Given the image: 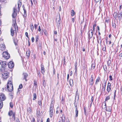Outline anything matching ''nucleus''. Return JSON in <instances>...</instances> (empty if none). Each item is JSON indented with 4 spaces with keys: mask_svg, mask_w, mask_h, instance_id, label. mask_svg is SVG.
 <instances>
[{
    "mask_svg": "<svg viewBox=\"0 0 122 122\" xmlns=\"http://www.w3.org/2000/svg\"><path fill=\"white\" fill-rule=\"evenodd\" d=\"M119 56L120 57H122V53H121L119 55Z\"/></svg>",
    "mask_w": 122,
    "mask_h": 122,
    "instance_id": "obj_63",
    "label": "nucleus"
},
{
    "mask_svg": "<svg viewBox=\"0 0 122 122\" xmlns=\"http://www.w3.org/2000/svg\"><path fill=\"white\" fill-rule=\"evenodd\" d=\"M109 78L110 79L109 80L110 81H112V76L111 75H110L109 76Z\"/></svg>",
    "mask_w": 122,
    "mask_h": 122,
    "instance_id": "obj_51",
    "label": "nucleus"
},
{
    "mask_svg": "<svg viewBox=\"0 0 122 122\" xmlns=\"http://www.w3.org/2000/svg\"><path fill=\"white\" fill-rule=\"evenodd\" d=\"M41 72L43 74H44V73H45V69L44 65H43L42 64H41Z\"/></svg>",
    "mask_w": 122,
    "mask_h": 122,
    "instance_id": "obj_11",
    "label": "nucleus"
},
{
    "mask_svg": "<svg viewBox=\"0 0 122 122\" xmlns=\"http://www.w3.org/2000/svg\"><path fill=\"white\" fill-rule=\"evenodd\" d=\"M53 103H51L49 111H51L53 110Z\"/></svg>",
    "mask_w": 122,
    "mask_h": 122,
    "instance_id": "obj_17",
    "label": "nucleus"
},
{
    "mask_svg": "<svg viewBox=\"0 0 122 122\" xmlns=\"http://www.w3.org/2000/svg\"><path fill=\"white\" fill-rule=\"evenodd\" d=\"M89 81H93V75H92L91 76V77L89 80Z\"/></svg>",
    "mask_w": 122,
    "mask_h": 122,
    "instance_id": "obj_26",
    "label": "nucleus"
},
{
    "mask_svg": "<svg viewBox=\"0 0 122 122\" xmlns=\"http://www.w3.org/2000/svg\"><path fill=\"white\" fill-rule=\"evenodd\" d=\"M95 66V63H93L91 66V70H92L94 69Z\"/></svg>",
    "mask_w": 122,
    "mask_h": 122,
    "instance_id": "obj_14",
    "label": "nucleus"
},
{
    "mask_svg": "<svg viewBox=\"0 0 122 122\" xmlns=\"http://www.w3.org/2000/svg\"><path fill=\"white\" fill-rule=\"evenodd\" d=\"M3 57L4 58L7 59L10 58V55L7 51H4L3 53Z\"/></svg>",
    "mask_w": 122,
    "mask_h": 122,
    "instance_id": "obj_4",
    "label": "nucleus"
},
{
    "mask_svg": "<svg viewBox=\"0 0 122 122\" xmlns=\"http://www.w3.org/2000/svg\"><path fill=\"white\" fill-rule=\"evenodd\" d=\"M110 99V97L109 96H108L107 97L106 99H105V101H107V100H109Z\"/></svg>",
    "mask_w": 122,
    "mask_h": 122,
    "instance_id": "obj_39",
    "label": "nucleus"
},
{
    "mask_svg": "<svg viewBox=\"0 0 122 122\" xmlns=\"http://www.w3.org/2000/svg\"><path fill=\"white\" fill-rule=\"evenodd\" d=\"M43 84L44 86L45 87L46 86V82L45 80H44L43 81Z\"/></svg>",
    "mask_w": 122,
    "mask_h": 122,
    "instance_id": "obj_36",
    "label": "nucleus"
},
{
    "mask_svg": "<svg viewBox=\"0 0 122 122\" xmlns=\"http://www.w3.org/2000/svg\"><path fill=\"white\" fill-rule=\"evenodd\" d=\"M25 35L28 38H29V37H28V33L26 32L25 33Z\"/></svg>",
    "mask_w": 122,
    "mask_h": 122,
    "instance_id": "obj_49",
    "label": "nucleus"
},
{
    "mask_svg": "<svg viewBox=\"0 0 122 122\" xmlns=\"http://www.w3.org/2000/svg\"><path fill=\"white\" fill-rule=\"evenodd\" d=\"M22 76L23 77V80H25L26 81H27V80L26 79V78L28 76V75L26 73H24L22 74Z\"/></svg>",
    "mask_w": 122,
    "mask_h": 122,
    "instance_id": "obj_12",
    "label": "nucleus"
},
{
    "mask_svg": "<svg viewBox=\"0 0 122 122\" xmlns=\"http://www.w3.org/2000/svg\"><path fill=\"white\" fill-rule=\"evenodd\" d=\"M104 104L105 105H104V106H103V104H102V107H103V108H105L106 109V108H106V103H104Z\"/></svg>",
    "mask_w": 122,
    "mask_h": 122,
    "instance_id": "obj_38",
    "label": "nucleus"
},
{
    "mask_svg": "<svg viewBox=\"0 0 122 122\" xmlns=\"http://www.w3.org/2000/svg\"><path fill=\"white\" fill-rule=\"evenodd\" d=\"M95 1L97 3L99 2L100 3L101 1V0H95Z\"/></svg>",
    "mask_w": 122,
    "mask_h": 122,
    "instance_id": "obj_47",
    "label": "nucleus"
},
{
    "mask_svg": "<svg viewBox=\"0 0 122 122\" xmlns=\"http://www.w3.org/2000/svg\"><path fill=\"white\" fill-rule=\"evenodd\" d=\"M54 34H55L56 35L57 34V31H54Z\"/></svg>",
    "mask_w": 122,
    "mask_h": 122,
    "instance_id": "obj_61",
    "label": "nucleus"
},
{
    "mask_svg": "<svg viewBox=\"0 0 122 122\" xmlns=\"http://www.w3.org/2000/svg\"><path fill=\"white\" fill-rule=\"evenodd\" d=\"M14 113L12 110L10 111L8 113V115L9 116H11L13 115Z\"/></svg>",
    "mask_w": 122,
    "mask_h": 122,
    "instance_id": "obj_19",
    "label": "nucleus"
},
{
    "mask_svg": "<svg viewBox=\"0 0 122 122\" xmlns=\"http://www.w3.org/2000/svg\"><path fill=\"white\" fill-rule=\"evenodd\" d=\"M72 74V72L71 71L70 73V76H71Z\"/></svg>",
    "mask_w": 122,
    "mask_h": 122,
    "instance_id": "obj_62",
    "label": "nucleus"
},
{
    "mask_svg": "<svg viewBox=\"0 0 122 122\" xmlns=\"http://www.w3.org/2000/svg\"><path fill=\"white\" fill-rule=\"evenodd\" d=\"M111 90V87H109V88L107 87V92L108 93L109 92H110Z\"/></svg>",
    "mask_w": 122,
    "mask_h": 122,
    "instance_id": "obj_37",
    "label": "nucleus"
},
{
    "mask_svg": "<svg viewBox=\"0 0 122 122\" xmlns=\"http://www.w3.org/2000/svg\"><path fill=\"white\" fill-rule=\"evenodd\" d=\"M89 82L90 83V85L92 86L94 83L93 81H89Z\"/></svg>",
    "mask_w": 122,
    "mask_h": 122,
    "instance_id": "obj_48",
    "label": "nucleus"
},
{
    "mask_svg": "<svg viewBox=\"0 0 122 122\" xmlns=\"http://www.w3.org/2000/svg\"><path fill=\"white\" fill-rule=\"evenodd\" d=\"M39 39V36H36V42H37Z\"/></svg>",
    "mask_w": 122,
    "mask_h": 122,
    "instance_id": "obj_35",
    "label": "nucleus"
},
{
    "mask_svg": "<svg viewBox=\"0 0 122 122\" xmlns=\"http://www.w3.org/2000/svg\"><path fill=\"white\" fill-rule=\"evenodd\" d=\"M8 65L9 68H12L14 66V64L13 62L11 61L8 63Z\"/></svg>",
    "mask_w": 122,
    "mask_h": 122,
    "instance_id": "obj_7",
    "label": "nucleus"
},
{
    "mask_svg": "<svg viewBox=\"0 0 122 122\" xmlns=\"http://www.w3.org/2000/svg\"><path fill=\"white\" fill-rule=\"evenodd\" d=\"M16 24V23H14V25H13V27H12L11 29V35L12 36H13L15 34H16V32L15 28V25Z\"/></svg>",
    "mask_w": 122,
    "mask_h": 122,
    "instance_id": "obj_2",
    "label": "nucleus"
},
{
    "mask_svg": "<svg viewBox=\"0 0 122 122\" xmlns=\"http://www.w3.org/2000/svg\"><path fill=\"white\" fill-rule=\"evenodd\" d=\"M50 120L49 118H48L46 122H50Z\"/></svg>",
    "mask_w": 122,
    "mask_h": 122,
    "instance_id": "obj_58",
    "label": "nucleus"
},
{
    "mask_svg": "<svg viewBox=\"0 0 122 122\" xmlns=\"http://www.w3.org/2000/svg\"><path fill=\"white\" fill-rule=\"evenodd\" d=\"M34 86L36 87H37V82L36 81H34Z\"/></svg>",
    "mask_w": 122,
    "mask_h": 122,
    "instance_id": "obj_29",
    "label": "nucleus"
},
{
    "mask_svg": "<svg viewBox=\"0 0 122 122\" xmlns=\"http://www.w3.org/2000/svg\"><path fill=\"white\" fill-rule=\"evenodd\" d=\"M14 43H15V45L16 46V45H17V43H16V42H15V41H14Z\"/></svg>",
    "mask_w": 122,
    "mask_h": 122,
    "instance_id": "obj_60",
    "label": "nucleus"
},
{
    "mask_svg": "<svg viewBox=\"0 0 122 122\" xmlns=\"http://www.w3.org/2000/svg\"><path fill=\"white\" fill-rule=\"evenodd\" d=\"M35 119L34 118H32L31 122H35Z\"/></svg>",
    "mask_w": 122,
    "mask_h": 122,
    "instance_id": "obj_56",
    "label": "nucleus"
},
{
    "mask_svg": "<svg viewBox=\"0 0 122 122\" xmlns=\"http://www.w3.org/2000/svg\"><path fill=\"white\" fill-rule=\"evenodd\" d=\"M118 15V19L120 20L122 18V15L121 13H119Z\"/></svg>",
    "mask_w": 122,
    "mask_h": 122,
    "instance_id": "obj_20",
    "label": "nucleus"
},
{
    "mask_svg": "<svg viewBox=\"0 0 122 122\" xmlns=\"http://www.w3.org/2000/svg\"><path fill=\"white\" fill-rule=\"evenodd\" d=\"M37 25L36 24H35L34 25V27H35V29H36L37 28Z\"/></svg>",
    "mask_w": 122,
    "mask_h": 122,
    "instance_id": "obj_54",
    "label": "nucleus"
},
{
    "mask_svg": "<svg viewBox=\"0 0 122 122\" xmlns=\"http://www.w3.org/2000/svg\"><path fill=\"white\" fill-rule=\"evenodd\" d=\"M38 104L39 105H40V106H41V101L40 102L39 101Z\"/></svg>",
    "mask_w": 122,
    "mask_h": 122,
    "instance_id": "obj_52",
    "label": "nucleus"
},
{
    "mask_svg": "<svg viewBox=\"0 0 122 122\" xmlns=\"http://www.w3.org/2000/svg\"><path fill=\"white\" fill-rule=\"evenodd\" d=\"M112 26L113 27L115 28L116 27V24L115 23H112Z\"/></svg>",
    "mask_w": 122,
    "mask_h": 122,
    "instance_id": "obj_46",
    "label": "nucleus"
},
{
    "mask_svg": "<svg viewBox=\"0 0 122 122\" xmlns=\"http://www.w3.org/2000/svg\"><path fill=\"white\" fill-rule=\"evenodd\" d=\"M31 29L32 31H33L34 29V26L33 25H32L30 26Z\"/></svg>",
    "mask_w": 122,
    "mask_h": 122,
    "instance_id": "obj_44",
    "label": "nucleus"
},
{
    "mask_svg": "<svg viewBox=\"0 0 122 122\" xmlns=\"http://www.w3.org/2000/svg\"><path fill=\"white\" fill-rule=\"evenodd\" d=\"M34 37H32L31 38V41L32 42H33L34 41Z\"/></svg>",
    "mask_w": 122,
    "mask_h": 122,
    "instance_id": "obj_53",
    "label": "nucleus"
},
{
    "mask_svg": "<svg viewBox=\"0 0 122 122\" xmlns=\"http://www.w3.org/2000/svg\"><path fill=\"white\" fill-rule=\"evenodd\" d=\"M88 33L89 37L90 38L92 37L93 33V30H91L89 31Z\"/></svg>",
    "mask_w": 122,
    "mask_h": 122,
    "instance_id": "obj_9",
    "label": "nucleus"
},
{
    "mask_svg": "<svg viewBox=\"0 0 122 122\" xmlns=\"http://www.w3.org/2000/svg\"><path fill=\"white\" fill-rule=\"evenodd\" d=\"M93 99H94V98H93V97H92V98L91 99V101H90V102H91V104L92 103L93 100Z\"/></svg>",
    "mask_w": 122,
    "mask_h": 122,
    "instance_id": "obj_43",
    "label": "nucleus"
},
{
    "mask_svg": "<svg viewBox=\"0 0 122 122\" xmlns=\"http://www.w3.org/2000/svg\"><path fill=\"white\" fill-rule=\"evenodd\" d=\"M111 87V84L110 83H108V84L107 87H108V88Z\"/></svg>",
    "mask_w": 122,
    "mask_h": 122,
    "instance_id": "obj_41",
    "label": "nucleus"
},
{
    "mask_svg": "<svg viewBox=\"0 0 122 122\" xmlns=\"http://www.w3.org/2000/svg\"><path fill=\"white\" fill-rule=\"evenodd\" d=\"M7 89L8 91L10 92H11L13 90V87L11 86L7 87Z\"/></svg>",
    "mask_w": 122,
    "mask_h": 122,
    "instance_id": "obj_15",
    "label": "nucleus"
},
{
    "mask_svg": "<svg viewBox=\"0 0 122 122\" xmlns=\"http://www.w3.org/2000/svg\"><path fill=\"white\" fill-rule=\"evenodd\" d=\"M69 84L71 86H72L73 85V80L72 79H70L69 81Z\"/></svg>",
    "mask_w": 122,
    "mask_h": 122,
    "instance_id": "obj_18",
    "label": "nucleus"
},
{
    "mask_svg": "<svg viewBox=\"0 0 122 122\" xmlns=\"http://www.w3.org/2000/svg\"><path fill=\"white\" fill-rule=\"evenodd\" d=\"M73 23L74 21V18H72L71 19Z\"/></svg>",
    "mask_w": 122,
    "mask_h": 122,
    "instance_id": "obj_59",
    "label": "nucleus"
},
{
    "mask_svg": "<svg viewBox=\"0 0 122 122\" xmlns=\"http://www.w3.org/2000/svg\"><path fill=\"white\" fill-rule=\"evenodd\" d=\"M21 5V2H19L18 3V6L19 8L20 7Z\"/></svg>",
    "mask_w": 122,
    "mask_h": 122,
    "instance_id": "obj_30",
    "label": "nucleus"
},
{
    "mask_svg": "<svg viewBox=\"0 0 122 122\" xmlns=\"http://www.w3.org/2000/svg\"><path fill=\"white\" fill-rule=\"evenodd\" d=\"M56 20L57 27H59L60 26V24L61 23L60 15V14L57 16Z\"/></svg>",
    "mask_w": 122,
    "mask_h": 122,
    "instance_id": "obj_3",
    "label": "nucleus"
},
{
    "mask_svg": "<svg viewBox=\"0 0 122 122\" xmlns=\"http://www.w3.org/2000/svg\"><path fill=\"white\" fill-rule=\"evenodd\" d=\"M75 14L74 10H72L71 11V16H73Z\"/></svg>",
    "mask_w": 122,
    "mask_h": 122,
    "instance_id": "obj_28",
    "label": "nucleus"
},
{
    "mask_svg": "<svg viewBox=\"0 0 122 122\" xmlns=\"http://www.w3.org/2000/svg\"><path fill=\"white\" fill-rule=\"evenodd\" d=\"M3 105L2 102L1 101H0V108H2Z\"/></svg>",
    "mask_w": 122,
    "mask_h": 122,
    "instance_id": "obj_32",
    "label": "nucleus"
},
{
    "mask_svg": "<svg viewBox=\"0 0 122 122\" xmlns=\"http://www.w3.org/2000/svg\"><path fill=\"white\" fill-rule=\"evenodd\" d=\"M33 100H35L36 99V93H34L33 94Z\"/></svg>",
    "mask_w": 122,
    "mask_h": 122,
    "instance_id": "obj_23",
    "label": "nucleus"
},
{
    "mask_svg": "<svg viewBox=\"0 0 122 122\" xmlns=\"http://www.w3.org/2000/svg\"><path fill=\"white\" fill-rule=\"evenodd\" d=\"M30 50H28L26 51V55L28 58L29 57L30 55Z\"/></svg>",
    "mask_w": 122,
    "mask_h": 122,
    "instance_id": "obj_16",
    "label": "nucleus"
},
{
    "mask_svg": "<svg viewBox=\"0 0 122 122\" xmlns=\"http://www.w3.org/2000/svg\"><path fill=\"white\" fill-rule=\"evenodd\" d=\"M38 75L40 77L41 76V74L40 72H38Z\"/></svg>",
    "mask_w": 122,
    "mask_h": 122,
    "instance_id": "obj_64",
    "label": "nucleus"
},
{
    "mask_svg": "<svg viewBox=\"0 0 122 122\" xmlns=\"http://www.w3.org/2000/svg\"><path fill=\"white\" fill-rule=\"evenodd\" d=\"M2 68H1L4 69V70H5V67L7 66V63L5 61H1L0 63Z\"/></svg>",
    "mask_w": 122,
    "mask_h": 122,
    "instance_id": "obj_5",
    "label": "nucleus"
},
{
    "mask_svg": "<svg viewBox=\"0 0 122 122\" xmlns=\"http://www.w3.org/2000/svg\"><path fill=\"white\" fill-rule=\"evenodd\" d=\"M58 38H59V36H58ZM54 41H56L57 42V41L58 40V39H59V38H56V36L54 35Z\"/></svg>",
    "mask_w": 122,
    "mask_h": 122,
    "instance_id": "obj_31",
    "label": "nucleus"
},
{
    "mask_svg": "<svg viewBox=\"0 0 122 122\" xmlns=\"http://www.w3.org/2000/svg\"><path fill=\"white\" fill-rule=\"evenodd\" d=\"M109 109H107V108H106V109H105L106 110V111L109 112L111 111V107H109Z\"/></svg>",
    "mask_w": 122,
    "mask_h": 122,
    "instance_id": "obj_42",
    "label": "nucleus"
},
{
    "mask_svg": "<svg viewBox=\"0 0 122 122\" xmlns=\"http://www.w3.org/2000/svg\"><path fill=\"white\" fill-rule=\"evenodd\" d=\"M11 86H13L11 81L10 80L7 83V88Z\"/></svg>",
    "mask_w": 122,
    "mask_h": 122,
    "instance_id": "obj_13",
    "label": "nucleus"
},
{
    "mask_svg": "<svg viewBox=\"0 0 122 122\" xmlns=\"http://www.w3.org/2000/svg\"><path fill=\"white\" fill-rule=\"evenodd\" d=\"M116 90L115 91V92H114V97H115L116 96Z\"/></svg>",
    "mask_w": 122,
    "mask_h": 122,
    "instance_id": "obj_57",
    "label": "nucleus"
},
{
    "mask_svg": "<svg viewBox=\"0 0 122 122\" xmlns=\"http://www.w3.org/2000/svg\"><path fill=\"white\" fill-rule=\"evenodd\" d=\"M13 10L14 12L12 15V16L13 18H15V17L17 15V10L15 8H14Z\"/></svg>",
    "mask_w": 122,
    "mask_h": 122,
    "instance_id": "obj_8",
    "label": "nucleus"
},
{
    "mask_svg": "<svg viewBox=\"0 0 122 122\" xmlns=\"http://www.w3.org/2000/svg\"><path fill=\"white\" fill-rule=\"evenodd\" d=\"M5 48V46H0V49L2 51L4 50Z\"/></svg>",
    "mask_w": 122,
    "mask_h": 122,
    "instance_id": "obj_24",
    "label": "nucleus"
},
{
    "mask_svg": "<svg viewBox=\"0 0 122 122\" xmlns=\"http://www.w3.org/2000/svg\"><path fill=\"white\" fill-rule=\"evenodd\" d=\"M10 106L11 108H12L13 107V105L12 102H10Z\"/></svg>",
    "mask_w": 122,
    "mask_h": 122,
    "instance_id": "obj_40",
    "label": "nucleus"
},
{
    "mask_svg": "<svg viewBox=\"0 0 122 122\" xmlns=\"http://www.w3.org/2000/svg\"><path fill=\"white\" fill-rule=\"evenodd\" d=\"M22 84H20L19 86V88L20 89H22Z\"/></svg>",
    "mask_w": 122,
    "mask_h": 122,
    "instance_id": "obj_45",
    "label": "nucleus"
},
{
    "mask_svg": "<svg viewBox=\"0 0 122 122\" xmlns=\"http://www.w3.org/2000/svg\"><path fill=\"white\" fill-rule=\"evenodd\" d=\"M3 68H1L0 69V73L2 74V78L5 79H6L9 76V73L5 71V70H4Z\"/></svg>",
    "mask_w": 122,
    "mask_h": 122,
    "instance_id": "obj_1",
    "label": "nucleus"
},
{
    "mask_svg": "<svg viewBox=\"0 0 122 122\" xmlns=\"http://www.w3.org/2000/svg\"><path fill=\"white\" fill-rule=\"evenodd\" d=\"M98 42L99 44V45H101V41L100 39H99L98 40Z\"/></svg>",
    "mask_w": 122,
    "mask_h": 122,
    "instance_id": "obj_34",
    "label": "nucleus"
},
{
    "mask_svg": "<svg viewBox=\"0 0 122 122\" xmlns=\"http://www.w3.org/2000/svg\"><path fill=\"white\" fill-rule=\"evenodd\" d=\"M75 106L76 107L75 113L76 115L75 116V117H77L78 116V111L77 109V105H76V104H75Z\"/></svg>",
    "mask_w": 122,
    "mask_h": 122,
    "instance_id": "obj_10",
    "label": "nucleus"
},
{
    "mask_svg": "<svg viewBox=\"0 0 122 122\" xmlns=\"http://www.w3.org/2000/svg\"><path fill=\"white\" fill-rule=\"evenodd\" d=\"M61 120L62 122H65V117L63 116L62 117H61Z\"/></svg>",
    "mask_w": 122,
    "mask_h": 122,
    "instance_id": "obj_27",
    "label": "nucleus"
},
{
    "mask_svg": "<svg viewBox=\"0 0 122 122\" xmlns=\"http://www.w3.org/2000/svg\"><path fill=\"white\" fill-rule=\"evenodd\" d=\"M117 13L116 12H114L113 14V16L114 18H115L116 19L117 18Z\"/></svg>",
    "mask_w": 122,
    "mask_h": 122,
    "instance_id": "obj_22",
    "label": "nucleus"
},
{
    "mask_svg": "<svg viewBox=\"0 0 122 122\" xmlns=\"http://www.w3.org/2000/svg\"><path fill=\"white\" fill-rule=\"evenodd\" d=\"M12 117L14 119V120H15V112L14 113L13 115H12Z\"/></svg>",
    "mask_w": 122,
    "mask_h": 122,
    "instance_id": "obj_33",
    "label": "nucleus"
},
{
    "mask_svg": "<svg viewBox=\"0 0 122 122\" xmlns=\"http://www.w3.org/2000/svg\"><path fill=\"white\" fill-rule=\"evenodd\" d=\"M106 50V46H104V47H103L102 48V50L103 51H105Z\"/></svg>",
    "mask_w": 122,
    "mask_h": 122,
    "instance_id": "obj_50",
    "label": "nucleus"
},
{
    "mask_svg": "<svg viewBox=\"0 0 122 122\" xmlns=\"http://www.w3.org/2000/svg\"><path fill=\"white\" fill-rule=\"evenodd\" d=\"M6 97L3 93H1L0 95V100L1 101L5 100L6 99Z\"/></svg>",
    "mask_w": 122,
    "mask_h": 122,
    "instance_id": "obj_6",
    "label": "nucleus"
},
{
    "mask_svg": "<svg viewBox=\"0 0 122 122\" xmlns=\"http://www.w3.org/2000/svg\"><path fill=\"white\" fill-rule=\"evenodd\" d=\"M100 80V78L99 77H98L96 80L95 84H97L99 82Z\"/></svg>",
    "mask_w": 122,
    "mask_h": 122,
    "instance_id": "obj_25",
    "label": "nucleus"
},
{
    "mask_svg": "<svg viewBox=\"0 0 122 122\" xmlns=\"http://www.w3.org/2000/svg\"><path fill=\"white\" fill-rule=\"evenodd\" d=\"M53 110L49 111V114L51 117H52L53 115Z\"/></svg>",
    "mask_w": 122,
    "mask_h": 122,
    "instance_id": "obj_21",
    "label": "nucleus"
},
{
    "mask_svg": "<svg viewBox=\"0 0 122 122\" xmlns=\"http://www.w3.org/2000/svg\"><path fill=\"white\" fill-rule=\"evenodd\" d=\"M41 27L40 26L38 27V30L40 31H41Z\"/></svg>",
    "mask_w": 122,
    "mask_h": 122,
    "instance_id": "obj_55",
    "label": "nucleus"
}]
</instances>
